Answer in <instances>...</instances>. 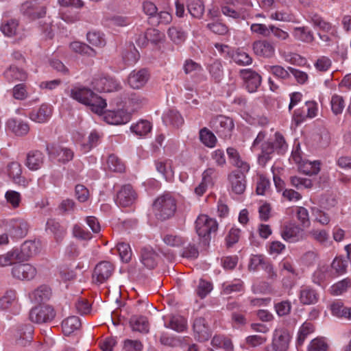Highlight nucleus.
Returning a JSON list of instances; mask_svg holds the SVG:
<instances>
[{"label":"nucleus","mask_w":351,"mask_h":351,"mask_svg":"<svg viewBox=\"0 0 351 351\" xmlns=\"http://www.w3.org/2000/svg\"><path fill=\"white\" fill-rule=\"evenodd\" d=\"M266 132L261 131L256 138L254 139L251 150L252 152H256L261 150L258 154V161L261 165L265 166L271 159V155L274 151L279 154H283L287 149V145L284 136L279 132H276L273 142L265 141Z\"/></svg>","instance_id":"obj_1"},{"label":"nucleus","mask_w":351,"mask_h":351,"mask_svg":"<svg viewBox=\"0 0 351 351\" xmlns=\"http://www.w3.org/2000/svg\"><path fill=\"white\" fill-rule=\"evenodd\" d=\"M70 96L73 99L89 107L92 112L97 114H101L107 106L106 101L102 97L86 86H73L71 90Z\"/></svg>","instance_id":"obj_2"},{"label":"nucleus","mask_w":351,"mask_h":351,"mask_svg":"<svg viewBox=\"0 0 351 351\" xmlns=\"http://www.w3.org/2000/svg\"><path fill=\"white\" fill-rule=\"evenodd\" d=\"M156 215L161 219L172 217L176 210V201L170 193L158 197L154 203Z\"/></svg>","instance_id":"obj_3"},{"label":"nucleus","mask_w":351,"mask_h":351,"mask_svg":"<svg viewBox=\"0 0 351 351\" xmlns=\"http://www.w3.org/2000/svg\"><path fill=\"white\" fill-rule=\"evenodd\" d=\"M217 223L215 219L206 215H200L195 221L196 232L200 238L205 241L209 239L210 234L217 230Z\"/></svg>","instance_id":"obj_4"},{"label":"nucleus","mask_w":351,"mask_h":351,"mask_svg":"<svg viewBox=\"0 0 351 351\" xmlns=\"http://www.w3.org/2000/svg\"><path fill=\"white\" fill-rule=\"evenodd\" d=\"M210 125L219 136L225 139L231 136L234 128L232 119L223 115L213 119Z\"/></svg>","instance_id":"obj_5"},{"label":"nucleus","mask_w":351,"mask_h":351,"mask_svg":"<svg viewBox=\"0 0 351 351\" xmlns=\"http://www.w3.org/2000/svg\"><path fill=\"white\" fill-rule=\"evenodd\" d=\"M47 152L49 156L56 159L58 162L65 164L73 160V151L60 144H50L47 146Z\"/></svg>","instance_id":"obj_6"},{"label":"nucleus","mask_w":351,"mask_h":351,"mask_svg":"<svg viewBox=\"0 0 351 351\" xmlns=\"http://www.w3.org/2000/svg\"><path fill=\"white\" fill-rule=\"evenodd\" d=\"M91 84L93 88L99 92L117 91L121 88L119 82L109 76L95 77Z\"/></svg>","instance_id":"obj_7"},{"label":"nucleus","mask_w":351,"mask_h":351,"mask_svg":"<svg viewBox=\"0 0 351 351\" xmlns=\"http://www.w3.org/2000/svg\"><path fill=\"white\" fill-rule=\"evenodd\" d=\"M280 234L285 241L290 243H296L304 239V230L295 223L284 225Z\"/></svg>","instance_id":"obj_8"},{"label":"nucleus","mask_w":351,"mask_h":351,"mask_svg":"<svg viewBox=\"0 0 351 351\" xmlns=\"http://www.w3.org/2000/svg\"><path fill=\"white\" fill-rule=\"evenodd\" d=\"M56 316L53 307L44 305L35 307L29 313L30 319L36 323H45L51 322Z\"/></svg>","instance_id":"obj_9"},{"label":"nucleus","mask_w":351,"mask_h":351,"mask_svg":"<svg viewBox=\"0 0 351 351\" xmlns=\"http://www.w3.org/2000/svg\"><path fill=\"white\" fill-rule=\"evenodd\" d=\"M36 268L29 263L16 264L12 268L13 278L20 280H31L36 277Z\"/></svg>","instance_id":"obj_10"},{"label":"nucleus","mask_w":351,"mask_h":351,"mask_svg":"<svg viewBox=\"0 0 351 351\" xmlns=\"http://www.w3.org/2000/svg\"><path fill=\"white\" fill-rule=\"evenodd\" d=\"M21 14L30 20L43 17L46 14V8L38 5L34 1L24 2L20 8Z\"/></svg>","instance_id":"obj_11"},{"label":"nucleus","mask_w":351,"mask_h":351,"mask_svg":"<svg viewBox=\"0 0 351 351\" xmlns=\"http://www.w3.org/2000/svg\"><path fill=\"white\" fill-rule=\"evenodd\" d=\"M114 271L113 265L108 261H101L95 267L93 280L97 283L105 282L112 276Z\"/></svg>","instance_id":"obj_12"},{"label":"nucleus","mask_w":351,"mask_h":351,"mask_svg":"<svg viewBox=\"0 0 351 351\" xmlns=\"http://www.w3.org/2000/svg\"><path fill=\"white\" fill-rule=\"evenodd\" d=\"M6 173L14 183L23 187H27L31 182L22 176L21 165L17 162H10L6 167Z\"/></svg>","instance_id":"obj_13"},{"label":"nucleus","mask_w":351,"mask_h":351,"mask_svg":"<svg viewBox=\"0 0 351 351\" xmlns=\"http://www.w3.org/2000/svg\"><path fill=\"white\" fill-rule=\"evenodd\" d=\"M104 121L112 125H121L128 123L131 114L124 110H108L104 113Z\"/></svg>","instance_id":"obj_14"},{"label":"nucleus","mask_w":351,"mask_h":351,"mask_svg":"<svg viewBox=\"0 0 351 351\" xmlns=\"http://www.w3.org/2000/svg\"><path fill=\"white\" fill-rule=\"evenodd\" d=\"M195 337L200 341L208 340L211 336L210 324L204 317H197L193 322Z\"/></svg>","instance_id":"obj_15"},{"label":"nucleus","mask_w":351,"mask_h":351,"mask_svg":"<svg viewBox=\"0 0 351 351\" xmlns=\"http://www.w3.org/2000/svg\"><path fill=\"white\" fill-rule=\"evenodd\" d=\"M137 197L136 192L130 184L123 186L117 193V204L119 206H131L136 201Z\"/></svg>","instance_id":"obj_16"},{"label":"nucleus","mask_w":351,"mask_h":351,"mask_svg":"<svg viewBox=\"0 0 351 351\" xmlns=\"http://www.w3.org/2000/svg\"><path fill=\"white\" fill-rule=\"evenodd\" d=\"M149 77L146 69L134 70L128 77V84L133 89H140L147 84Z\"/></svg>","instance_id":"obj_17"},{"label":"nucleus","mask_w":351,"mask_h":351,"mask_svg":"<svg viewBox=\"0 0 351 351\" xmlns=\"http://www.w3.org/2000/svg\"><path fill=\"white\" fill-rule=\"evenodd\" d=\"M241 75L245 82L246 88L250 93L255 92L261 83V76L251 69H242Z\"/></svg>","instance_id":"obj_18"},{"label":"nucleus","mask_w":351,"mask_h":351,"mask_svg":"<svg viewBox=\"0 0 351 351\" xmlns=\"http://www.w3.org/2000/svg\"><path fill=\"white\" fill-rule=\"evenodd\" d=\"M254 53L262 58H269L275 54V47L274 44L266 40L255 41L252 45Z\"/></svg>","instance_id":"obj_19"},{"label":"nucleus","mask_w":351,"mask_h":351,"mask_svg":"<svg viewBox=\"0 0 351 351\" xmlns=\"http://www.w3.org/2000/svg\"><path fill=\"white\" fill-rule=\"evenodd\" d=\"M53 108L47 104H42L38 109L33 110L29 114V119L36 123H43L49 120Z\"/></svg>","instance_id":"obj_20"},{"label":"nucleus","mask_w":351,"mask_h":351,"mask_svg":"<svg viewBox=\"0 0 351 351\" xmlns=\"http://www.w3.org/2000/svg\"><path fill=\"white\" fill-rule=\"evenodd\" d=\"M290 336L284 329H276L274 332L272 346L276 351H286L289 347Z\"/></svg>","instance_id":"obj_21"},{"label":"nucleus","mask_w":351,"mask_h":351,"mask_svg":"<svg viewBox=\"0 0 351 351\" xmlns=\"http://www.w3.org/2000/svg\"><path fill=\"white\" fill-rule=\"evenodd\" d=\"M45 156L38 150H33L27 154L25 165L31 171H37L44 163Z\"/></svg>","instance_id":"obj_22"},{"label":"nucleus","mask_w":351,"mask_h":351,"mask_svg":"<svg viewBox=\"0 0 351 351\" xmlns=\"http://www.w3.org/2000/svg\"><path fill=\"white\" fill-rule=\"evenodd\" d=\"M226 151L232 164L240 170L239 173H242L245 176V173H247L250 170V165L241 159L239 152L234 148L228 147Z\"/></svg>","instance_id":"obj_23"},{"label":"nucleus","mask_w":351,"mask_h":351,"mask_svg":"<svg viewBox=\"0 0 351 351\" xmlns=\"http://www.w3.org/2000/svg\"><path fill=\"white\" fill-rule=\"evenodd\" d=\"M231 190L236 194H242L245 189V177L239 171H234L229 175Z\"/></svg>","instance_id":"obj_24"},{"label":"nucleus","mask_w":351,"mask_h":351,"mask_svg":"<svg viewBox=\"0 0 351 351\" xmlns=\"http://www.w3.org/2000/svg\"><path fill=\"white\" fill-rule=\"evenodd\" d=\"M18 306L16 292L14 290H8L0 298V311H12Z\"/></svg>","instance_id":"obj_25"},{"label":"nucleus","mask_w":351,"mask_h":351,"mask_svg":"<svg viewBox=\"0 0 351 351\" xmlns=\"http://www.w3.org/2000/svg\"><path fill=\"white\" fill-rule=\"evenodd\" d=\"M165 326L175 331L183 332L187 328V321L181 315H171L165 319Z\"/></svg>","instance_id":"obj_26"},{"label":"nucleus","mask_w":351,"mask_h":351,"mask_svg":"<svg viewBox=\"0 0 351 351\" xmlns=\"http://www.w3.org/2000/svg\"><path fill=\"white\" fill-rule=\"evenodd\" d=\"M299 299L300 302L304 305L313 304L318 301L319 295L315 289L309 287H302Z\"/></svg>","instance_id":"obj_27"},{"label":"nucleus","mask_w":351,"mask_h":351,"mask_svg":"<svg viewBox=\"0 0 351 351\" xmlns=\"http://www.w3.org/2000/svg\"><path fill=\"white\" fill-rule=\"evenodd\" d=\"M156 168L158 172L161 173L167 181H171L174 177L173 162L171 160L156 161Z\"/></svg>","instance_id":"obj_28"},{"label":"nucleus","mask_w":351,"mask_h":351,"mask_svg":"<svg viewBox=\"0 0 351 351\" xmlns=\"http://www.w3.org/2000/svg\"><path fill=\"white\" fill-rule=\"evenodd\" d=\"M8 130H11L16 136H24L29 132V125L20 120L9 119L6 123Z\"/></svg>","instance_id":"obj_29"},{"label":"nucleus","mask_w":351,"mask_h":351,"mask_svg":"<svg viewBox=\"0 0 351 351\" xmlns=\"http://www.w3.org/2000/svg\"><path fill=\"white\" fill-rule=\"evenodd\" d=\"M259 267L265 268L269 276H274V272L272 266L269 263H265V257L263 255L252 256L249 263V269L250 270H256Z\"/></svg>","instance_id":"obj_30"},{"label":"nucleus","mask_w":351,"mask_h":351,"mask_svg":"<svg viewBox=\"0 0 351 351\" xmlns=\"http://www.w3.org/2000/svg\"><path fill=\"white\" fill-rule=\"evenodd\" d=\"M330 311L337 317L351 320V307L344 306L341 302H333L330 305Z\"/></svg>","instance_id":"obj_31"},{"label":"nucleus","mask_w":351,"mask_h":351,"mask_svg":"<svg viewBox=\"0 0 351 351\" xmlns=\"http://www.w3.org/2000/svg\"><path fill=\"white\" fill-rule=\"evenodd\" d=\"M157 254L152 247H144L141 251V261L147 268L152 269L157 264Z\"/></svg>","instance_id":"obj_32"},{"label":"nucleus","mask_w":351,"mask_h":351,"mask_svg":"<svg viewBox=\"0 0 351 351\" xmlns=\"http://www.w3.org/2000/svg\"><path fill=\"white\" fill-rule=\"evenodd\" d=\"M81 326V322L78 317L71 316L65 319L62 323V329L64 335H70Z\"/></svg>","instance_id":"obj_33"},{"label":"nucleus","mask_w":351,"mask_h":351,"mask_svg":"<svg viewBox=\"0 0 351 351\" xmlns=\"http://www.w3.org/2000/svg\"><path fill=\"white\" fill-rule=\"evenodd\" d=\"M162 119L166 125H170L177 128L182 125L184 123V119L176 110H169L166 112L162 116Z\"/></svg>","instance_id":"obj_34"},{"label":"nucleus","mask_w":351,"mask_h":351,"mask_svg":"<svg viewBox=\"0 0 351 351\" xmlns=\"http://www.w3.org/2000/svg\"><path fill=\"white\" fill-rule=\"evenodd\" d=\"M70 49L75 53L86 55L90 57H95L97 52L89 45L79 41H73L69 45Z\"/></svg>","instance_id":"obj_35"},{"label":"nucleus","mask_w":351,"mask_h":351,"mask_svg":"<svg viewBox=\"0 0 351 351\" xmlns=\"http://www.w3.org/2000/svg\"><path fill=\"white\" fill-rule=\"evenodd\" d=\"M0 30L5 36H16L19 32V21L15 19L4 21L0 27Z\"/></svg>","instance_id":"obj_36"},{"label":"nucleus","mask_w":351,"mask_h":351,"mask_svg":"<svg viewBox=\"0 0 351 351\" xmlns=\"http://www.w3.org/2000/svg\"><path fill=\"white\" fill-rule=\"evenodd\" d=\"M312 20L314 26L319 29V32L330 33V35L337 34V27L324 21L321 17L315 16Z\"/></svg>","instance_id":"obj_37"},{"label":"nucleus","mask_w":351,"mask_h":351,"mask_svg":"<svg viewBox=\"0 0 351 351\" xmlns=\"http://www.w3.org/2000/svg\"><path fill=\"white\" fill-rule=\"evenodd\" d=\"M21 260L20 252L18 249H12L0 255V267H7L13 265Z\"/></svg>","instance_id":"obj_38"},{"label":"nucleus","mask_w":351,"mask_h":351,"mask_svg":"<svg viewBox=\"0 0 351 351\" xmlns=\"http://www.w3.org/2000/svg\"><path fill=\"white\" fill-rule=\"evenodd\" d=\"M5 77L8 81H24L27 78V73L22 69H20L14 65L10 66L5 72Z\"/></svg>","instance_id":"obj_39"},{"label":"nucleus","mask_w":351,"mask_h":351,"mask_svg":"<svg viewBox=\"0 0 351 351\" xmlns=\"http://www.w3.org/2000/svg\"><path fill=\"white\" fill-rule=\"evenodd\" d=\"M51 295L50 289L45 286L42 285L33 291L29 294L30 299L35 303H41L49 298Z\"/></svg>","instance_id":"obj_40"},{"label":"nucleus","mask_w":351,"mask_h":351,"mask_svg":"<svg viewBox=\"0 0 351 351\" xmlns=\"http://www.w3.org/2000/svg\"><path fill=\"white\" fill-rule=\"evenodd\" d=\"M308 235L311 239L321 245H326L330 242L329 232L324 229L313 228L309 230Z\"/></svg>","instance_id":"obj_41"},{"label":"nucleus","mask_w":351,"mask_h":351,"mask_svg":"<svg viewBox=\"0 0 351 351\" xmlns=\"http://www.w3.org/2000/svg\"><path fill=\"white\" fill-rule=\"evenodd\" d=\"M293 37L300 41L311 43L314 40L313 32L306 27H295L293 31Z\"/></svg>","instance_id":"obj_42"},{"label":"nucleus","mask_w":351,"mask_h":351,"mask_svg":"<svg viewBox=\"0 0 351 351\" xmlns=\"http://www.w3.org/2000/svg\"><path fill=\"white\" fill-rule=\"evenodd\" d=\"M163 34H161L158 29H148L145 33V38L143 41L141 38L138 40V45L141 46H145L149 42L152 43H158L162 40Z\"/></svg>","instance_id":"obj_43"},{"label":"nucleus","mask_w":351,"mask_h":351,"mask_svg":"<svg viewBox=\"0 0 351 351\" xmlns=\"http://www.w3.org/2000/svg\"><path fill=\"white\" fill-rule=\"evenodd\" d=\"M40 250V243L38 241H27L21 246V252L29 258L36 255Z\"/></svg>","instance_id":"obj_44"},{"label":"nucleus","mask_w":351,"mask_h":351,"mask_svg":"<svg viewBox=\"0 0 351 351\" xmlns=\"http://www.w3.org/2000/svg\"><path fill=\"white\" fill-rule=\"evenodd\" d=\"M11 226L12 228V233L14 237L22 238L27 234L28 225L23 219H13L11 221Z\"/></svg>","instance_id":"obj_45"},{"label":"nucleus","mask_w":351,"mask_h":351,"mask_svg":"<svg viewBox=\"0 0 351 351\" xmlns=\"http://www.w3.org/2000/svg\"><path fill=\"white\" fill-rule=\"evenodd\" d=\"M130 326L134 331L144 333L149 331V323L145 317H133L130 320Z\"/></svg>","instance_id":"obj_46"},{"label":"nucleus","mask_w":351,"mask_h":351,"mask_svg":"<svg viewBox=\"0 0 351 351\" xmlns=\"http://www.w3.org/2000/svg\"><path fill=\"white\" fill-rule=\"evenodd\" d=\"M88 42L94 47L102 48L106 46L105 36L100 32H89L86 35Z\"/></svg>","instance_id":"obj_47"},{"label":"nucleus","mask_w":351,"mask_h":351,"mask_svg":"<svg viewBox=\"0 0 351 351\" xmlns=\"http://www.w3.org/2000/svg\"><path fill=\"white\" fill-rule=\"evenodd\" d=\"M187 9L190 14L195 18H201L204 12V6L201 0H188Z\"/></svg>","instance_id":"obj_48"},{"label":"nucleus","mask_w":351,"mask_h":351,"mask_svg":"<svg viewBox=\"0 0 351 351\" xmlns=\"http://www.w3.org/2000/svg\"><path fill=\"white\" fill-rule=\"evenodd\" d=\"M243 290V283L240 279H234L230 282H225L222 284L221 293L226 295L234 292H241Z\"/></svg>","instance_id":"obj_49"},{"label":"nucleus","mask_w":351,"mask_h":351,"mask_svg":"<svg viewBox=\"0 0 351 351\" xmlns=\"http://www.w3.org/2000/svg\"><path fill=\"white\" fill-rule=\"evenodd\" d=\"M315 328L312 323L304 322L299 329L296 341L297 346H301L308 335L314 332Z\"/></svg>","instance_id":"obj_50"},{"label":"nucleus","mask_w":351,"mask_h":351,"mask_svg":"<svg viewBox=\"0 0 351 351\" xmlns=\"http://www.w3.org/2000/svg\"><path fill=\"white\" fill-rule=\"evenodd\" d=\"M200 141L206 147L213 148L217 143V138L208 128H204L199 131Z\"/></svg>","instance_id":"obj_51"},{"label":"nucleus","mask_w":351,"mask_h":351,"mask_svg":"<svg viewBox=\"0 0 351 351\" xmlns=\"http://www.w3.org/2000/svg\"><path fill=\"white\" fill-rule=\"evenodd\" d=\"M122 58L127 66L134 64L139 58V53L133 45L129 46V49L122 53Z\"/></svg>","instance_id":"obj_52"},{"label":"nucleus","mask_w":351,"mask_h":351,"mask_svg":"<svg viewBox=\"0 0 351 351\" xmlns=\"http://www.w3.org/2000/svg\"><path fill=\"white\" fill-rule=\"evenodd\" d=\"M130 129L133 133L138 136H145L152 130L150 122L146 120H141L135 124H132Z\"/></svg>","instance_id":"obj_53"},{"label":"nucleus","mask_w":351,"mask_h":351,"mask_svg":"<svg viewBox=\"0 0 351 351\" xmlns=\"http://www.w3.org/2000/svg\"><path fill=\"white\" fill-rule=\"evenodd\" d=\"M212 346L223 351H233V346L230 339L220 335L215 336L211 341Z\"/></svg>","instance_id":"obj_54"},{"label":"nucleus","mask_w":351,"mask_h":351,"mask_svg":"<svg viewBox=\"0 0 351 351\" xmlns=\"http://www.w3.org/2000/svg\"><path fill=\"white\" fill-rule=\"evenodd\" d=\"M47 230H50L54 234L55 239L58 242L62 239L66 233L65 229L58 222L53 219L47 221Z\"/></svg>","instance_id":"obj_55"},{"label":"nucleus","mask_w":351,"mask_h":351,"mask_svg":"<svg viewBox=\"0 0 351 351\" xmlns=\"http://www.w3.org/2000/svg\"><path fill=\"white\" fill-rule=\"evenodd\" d=\"M330 108L332 113L338 115L342 113L345 106V100L341 95L334 94L330 99Z\"/></svg>","instance_id":"obj_56"},{"label":"nucleus","mask_w":351,"mask_h":351,"mask_svg":"<svg viewBox=\"0 0 351 351\" xmlns=\"http://www.w3.org/2000/svg\"><path fill=\"white\" fill-rule=\"evenodd\" d=\"M270 19L275 21H284V22H293L297 23L296 18L293 14L287 10H277L272 12Z\"/></svg>","instance_id":"obj_57"},{"label":"nucleus","mask_w":351,"mask_h":351,"mask_svg":"<svg viewBox=\"0 0 351 351\" xmlns=\"http://www.w3.org/2000/svg\"><path fill=\"white\" fill-rule=\"evenodd\" d=\"M232 58L236 64L241 66L250 65L252 62V58L243 49L235 51L232 56Z\"/></svg>","instance_id":"obj_58"},{"label":"nucleus","mask_w":351,"mask_h":351,"mask_svg":"<svg viewBox=\"0 0 351 351\" xmlns=\"http://www.w3.org/2000/svg\"><path fill=\"white\" fill-rule=\"evenodd\" d=\"M212 77L216 81L219 82L223 77V68L220 60H213L207 67Z\"/></svg>","instance_id":"obj_59"},{"label":"nucleus","mask_w":351,"mask_h":351,"mask_svg":"<svg viewBox=\"0 0 351 351\" xmlns=\"http://www.w3.org/2000/svg\"><path fill=\"white\" fill-rule=\"evenodd\" d=\"M116 251L123 262L128 263L132 258V250L128 243L119 242L116 246Z\"/></svg>","instance_id":"obj_60"},{"label":"nucleus","mask_w":351,"mask_h":351,"mask_svg":"<svg viewBox=\"0 0 351 351\" xmlns=\"http://www.w3.org/2000/svg\"><path fill=\"white\" fill-rule=\"evenodd\" d=\"M350 262L343 256H336L331 263V267L339 275L346 273Z\"/></svg>","instance_id":"obj_61"},{"label":"nucleus","mask_w":351,"mask_h":351,"mask_svg":"<svg viewBox=\"0 0 351 351\" xmlns=\"http://www.w3.org/2000/svg\"><path fill=\"white\" fill-rule=\"evenodd\" d=\"M319 162L317 161L311 162L304 160L298 167L301 171L305 174H317L320 169Z\"/></svg>","instance_id":"obj_62"},{"label":"nucleus","mask_w":351,"mask_h":351,"mask_svg":"<svg viewBox=\"0 0 351 351\" xmlns=\"http://www.w3.org/2000/svg\"><path fill=\"white\" fill-rule=\"evenodd\" d=\"M107 167L112 171L122 172L125 170V165L114 154H111L107 159Z\"/></svg>","instance_id":"obj_63"},{"label":"nucleus","mask_w":351,"mask_h":351,"mask_svg":"<svg viewBox=\"0 0 351 351\" xmlns=\"http://www.w3.org/2000/svg\"><path fill=\"white\" fill-rule=\"evenodd\" d=\"M217 177V170L214 167H208L202 173V181L210 187L214 185Z\"/></svg>","instance_id":"obj_64"}]
</instances>
